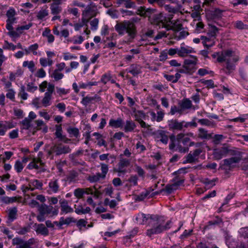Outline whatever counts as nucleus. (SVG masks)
<instances>
[{"label":"nucleus","instance_id":"obj_57","mask_svg":"<svg viewBox=\"0 0 248 248\" xmlns=\"http://www.w3.org/2000/svg\"><path fill=\"white\" fill-rule=\"evenodd\" d=\"M234 26L239 30L247 29L248 28V26L244 24L241 20L236 21Z\"/></svg>","mask_w":248,"mask_h":248},{"label":"nucleus","instance_id":"obj_58","mask_svg":"<svg viewBox=\"0 0 248 248\" xmlns=\"http://www.w3.org/2000/svg\"><path fill=\"white\" fill-rule=\"evenodd\" d=\"M16 200V197H2L1 198V201L6 204L15 202Z\"/></svg>","mask_w":248,"mask_h":248},{"label":"nucleus","instance_id":"obj_16","mask_svg":"<svg viewBox=\"0 0 248 248\" xmlns=\"http://www.w3.org/2000/svg\"><path fill=\"white\" fill-rule=\"evenodd\" d=\"M213 133H209L208 130L203 128H199L198 130V137L202 140H209L212 138Z\"/></svg>","mask_w":248,"mask_h":248},{"label":"nucleus","instance_id":"obj_1","mask_svg":"<svg viewBox=\"0 0 248 248\" xmlns=\"http://www.w3.org/2000/svg\"><path fill=\"white\" fill-rule=\"evenodd\" d=\"M212 56L217 59V62H225L221 70L227 75L231 74L235 70L236 62L239 60V56L230 49L214 53Z\"/></svg>","mask_w":248,"mask_h":248},{"label":"nucleus","instance_id":"obj_30","mask_svg":"<svg viewBox=\"0 0 248 248\" xmlns=\"http://www.w3.org/2000/svg\"><path fill=\"white\" fill-rule=\"evenodd\" d=\"M17 209L16 207H13L9 209L8 213V220L9 222H13L16 218Z\"/></svg>","mask_w":248,"mask_h":248},{"label":"nucleus","instance_id":"obj_63","mask_svg":"<svg viewBox=\"0 0 248 248\" xmlns=\"http://www.w3.org/2000/svg\"><path fill=\"white\" fill-rule=\"evenodd\" d=\"M239 232L241 237L248 238V227L241 228L239 231Z\"/></svg>","mask_w":248,"mask_h":248},{"label":"nucleus","instance_id":"obj_44","mask_svg":"<svg viewBox=\"0 0 248 248\" xmlns=\"http://www.w3.org/2000/svg\"><path fill=\"white\" fill-rule=\"evenodd\" d=\"M223 221L221 218L219 217L218 216H216L215 217V219L211 221H209L208 222V225L206 226L207 228H209L210 226L213 225H218L220 223H222Z\"/></svg>","mask_w":248,"mask_h":248},{"label":"nucleus","instance_id":"obj_3","mask_svg":"<svg viewBox=\"0 0 248 248\" xmlns=\"http://www.w3.org/2000/svg\"><path fill=\"white\" fill-rule=\"evenodd\" d=\"M115 31L120 35L127 33L130 38H134L136 34V30L135 25L128 21L123 23H118L114 27Z\"/></svg>","mask_w":248,"mask_h":248},{"label":"nucleus","instance_id":"obj_35","mask_svg":"<svg viewBox=\"0 0 248 248\" xmlns=\"http://www.w3.org/2000/svg\"><path fill=\"white\" fill-rule=\"evenodd\" d=\"M178 55L180 57H184L186 54L191 53L193 52L191 48L189 47L181 46L178 49Z\"/></svg>","mask_w":248,"mask_h":248},{"label":"nucleus","instance_id":"obj_37","mask_svg":"<svg viewBox=\"0 0 248 248\" xmlns=\"http://www.w3.org/2000/svg\"><path fill=\"white\" fill-rule=\"evenodd\" d=\"M51 14L53 15L59 14L62 11V8L59 4L53 3L51 4L50 7Z\"/></svg>","mask_w":248,"mask_h":248},{"label":"nucleus","instance_id":"obj_18","mask_svg":"<svg viewBox=\"0 0 248 248\" xmlns=\"http://www.w3.org/2000/svg\"><path fill=\"white\" fill-rule=\"evenodd\" d=\"M126 71L133 76H136L141 73V66L140 64L133 63L130 65Z\"/></svg>","mask_w":248,"mask_h":248},{"label":"nucleus","instance_id":"obj_47","mask_svg":"<svg viewBox=\"0 0 248 248\" xmlns=\"http://www.w3.org/2000/svg\"><path fill=\"white\" fill-rule=\"evenodd\" d=\"M51 77L54 78L55 81H59L64 77V75L57 70H54L52 74Z\"/></svg>","mask_w":248,"mask_h":248},{"label":"nucleus","instance_id":"obj_46","mask_svg":"<svg viewBox=\"0 0 248 248\" xmlns=\"http://www.w3.org/2000/svg\"><path fill=\"white\" fill-rule=\"evenodd\" d=\"M78 176V173L75 171H72L67 176V180L69 182H73L76 181Z\"/></svg>","mask_w":248,"mask_h":248},{"label":"nucleus","instance_id":"obj_21","mask_svg":"<svg viewBox=\"0 0 248 248\" xmlns=\"http://www.w3.org/2000/svg\"><path fill=\"white\" fill-rule=\"evenodd\" d=\"M71 151V150L68 145H60L56 147L55 153L56 155H60L69 153Z\"/></svg>","mask_w":248,"mask_h":248},{"label":"nucleus","instance_id":"obj_59","mask_svg":"<svg viewBox=\"0 0 248 248\" xmlns=\"http://www.w3.org/2000/svg\"><path fill=\"white\" fill-rule=\"evenodd\" d=\"M55 135L57 138L62 139V127L61 125H56V131Z\"/></svg>","mask_w":248,"mask_h":248},{"label":"nucleus","instance_id":"obj_13","mask_svg":"<svg viewBox=\"0 0 248 248\" xmlns=\"http://www.w3.org/2000/svg\"><path fill=\"white\" fill-rule=\"evenodd\" d=\"M61 207V214H67L74 212V209L70 205L68 202L65 199H61L59 201Z\"/></svg>","mask_w":248,"mask_h":248},{"label":"nucleus","instance_id":"obj_56","mask_svg":"<svg viewBox=\"0 0 248 248\" xmlns=\"http://www.w3.org/2000/svg\"><path fill=\"white\" fill-rule=\"evenodd\" d=\"M195 24H196L195 31L197 33H201L203 31L204 25L201 21H197Z\"/></svg>","mask_w":248,"mask_h":248},{"label":"nucleus","instance_id":"obj_53","mask_svg":"<svg viewBox=\"0 0 248 248\" xmlns=\"http://www.w3.org/2000/svg\"><path fill=\"white\" fill-rule=\"evenodd\" d=\"M224 138L223 135L221 134H216L213 136L212 135L213 141L215 144H218L220 141H221Z\"/></svg>","mask_w":248,"mask_h":248},{"label":"nucleus","instance_id":"obj_29","mask_svg":"<svg viewBox=\"0 0 248 248\" xmlns=\"http://www.w3.org/2000/svg\"><path fill=\"white\" fill-rule=\"evenodd\" d=\"M133 112L134 113L135 120L138 122L142 120H145L146 116L143 111L136 110L135 108L134 110H133Z\"/></svg>","mask_w":248,"mask_h":248},{"label":"nucleus","instance_id":"obj_12","mask_svg":"<svg viewBox=\"0 0 248 248\" xmlns=\"http://www.w3.org/2000/svg\"><path fill=\"white\" fill-rule=\"evenodd\" d=\"M202 152L201 149H197L193 151V152H190L186 156V159L183 161L184 164L192 163L197 160L199 155Z\"/></svg>","mask_w":248,"mask_h":248},{"label":"nucleus","instance_id":"obj_41","mask_svg":"<svg viewBox=\"0 0 248 248\" xmlns=\"http://www.w3.org/2000/svg\"><path fill=\"white\" fill-rule=\"evenodd\" d=\"M102 178L101 173H96L95 175L89 176L88 180L91 183H95L99 181Z\"/></svg>","mask_w":248,"mask_h":248},{"label":"nucleus","instance_id":"obj_4","mask_svg":"<svg viewBox=\"0 0 248 248\" xmlns=\"http://www.w3.org/2000/svg\"><path fill=\"white\" fill-rule=\"evenodd\" d=\"M184 137V134L180 133L177 135H173L170 137V143L169 145V148L170 150H175L180 153H186L188 151V147H183L181 139Z\"/></svg>","mask_w":248,"mask_h":248},{"label":"nucleus","instance_id":"obj_51","mask_svg":"<svg viewBox=\"0 0 248 248\" xmlns=\"http://www.w3.org/2000/svg\"><path fill=\"white\" fill-rule=\"evenodd\" d=\"M101 170L102 171V173H101L102 178L104 179L108 171V165L105 163H101Z\"/></svg>","mask_w":248,"mask_h":248},{"label":"nucleus","instance_id":"obj_24","mask_svg":"<svg viewBox=\"0 0 248 248\" xmlns=\"http://www.w3.org/2000/svg\"><path fill=\"white\" fill-rule=\"evenodd\" d=\"M198 62V59L195 56L190 55L188 58L185 59L184 63L185 65L188 66H195Z\"/></svg>","mask_w":248,"mask_h":248},{"label":"nucleus","instance_id":"obj_39","mask_svg":"<svg viewBox=\"0 0 248 248\" xmlns=\"http://www.w3.org/2000/svg\"><path fill=\"white\" fill-rule=\"evenodd\" d=\"M112 78V76L110 71H108L102 76L100 81L103 84H107Z\"/></svg>","mask_w":248,"mask_h":248},{"label":"nucleus","instance_id":"obj_62","mask_svg":"<svg viewBox=\"0 0 248 248\" xmlns=\"http://www.w3.org/2000/svg\"><path fill=\"white\" fill-rule=\"evenodd\" d=\"M23 240L20 237H16L12 239V245L14 246H19L23 245Z\"/></svg>","mask_w":248,"mask_h":248},{"label":"nucleus","instance_id":"obj_27","mask_svg":"<svg viewBox=\"0 0 248 248\" xmlns=\"http://www.w3.org/2000/svg\"><path fill=\"white\" fill-rule=\"evenodd\" d=\"M179 105L184 111L185 109H190L192 104L191 101L189 99L185 98L183 99L181 102L179 103Z\"/></svg>","mask_w":248,"mask_h":248},{"label":"nucleus","instance_id":"obj_10","mask_svg":"<svg viewBox=\"0 0 248 248\" xmlns=\"http://www.w3.org/2000/svg\"><path fill=\"white\" fill-rule=\"evenodd\" d=\"M16 126V124L12 121H0V136H4L7 130Z\"/></svg>","mask_w":248,"mask_h":248},{"label":"nucleus","instance_id":"obj_8","mask_svg":"<svg viewBox=\"0 0 248 248\" xmlns=\"http://www.w3.org/2000/svg\"><path fill=\"white\" fill-rule=\"evenodd\" d=\"M153 191L154 189L152 187H150L148 189H145L144 191H142L140 193L136 196V200L137 201H142L147 198H152L159 193L157 191L151 193Z\"/></svg>","mask_w":248,"mask_h":248},{"label":"nucleus","instance_id":"obj_32","mask_svg":"<svg viewBox=\"0 0 248 248\" xmlns=\"http://www.w3.org/2000/svg\"><path fill=\"white\" fill-rule=\"evenodd\" d=\"M67 132L69 135V137L72 138L74 137L78 138L79 136V130L77 127H69L67 128Z\"/></svg>","mask_w":248,"mask_h":248},{"label":"nucleus","instance_id":"obj_11","mask_svg":"<svg viewBox=\"0 0 248 248\" xmlns=\"http://www.w3.org/2000/svg\"><path fill=\"white\" fill-rule=\"evenodd\" d=\"M241 160L240 156H233L223 160L224 169H230L235 166V164L239 163Z\"/></svg>","mask_w":248,"mask_h":248},{"label":"nucleus","instance_id":"obj_54","mask_svg":"<svg viewBox=\"0 0 248 248\" xmlns=\"http://www.w3.org/2000/svg\"><path fill=\"white\" fill-rule=\"evenodd\" d=\"M99 20L94 18L90 21L91 29L93 31H96L98 29Z\"/></svg>","mask_w":248,"mask_h":248},{"label":"nucleus","instance_id":"obj_49","mask_svg":"<svg viewBox=\"0 0 248 248\" xmlns=\"http://www.w3.org/2000/svg\"><path fill=\"white\" fill-rule=\"evenodd\" d=\"M70 89H65L63 88L56 87L57 93L60 96L67 94L70 93Z\"/></svg>","mask_w":248,"mask_h":248},{"label":"nucleus","instance_id":"obj_6","mask_svg":"<svg viewBox=\"0 0 248 248\" xmlns=\"http://www.w3.org/2000/svg\"><path fill=\"white\" fill-rule=\"evenodd\" d=\"M60 187L59 179L53 178L48 182L47 191L49 194L57 193L60 191Z\"/></svg>","mask_w":248,"mask_h":248},{"label":"nucleus","instance_id":"obj_28","mask_svg":"<svg viewBox=\"0 0 248 248\" xmlns=\"http://www.w3.org/2000/svg\"><path fill=\"white\" fill-rule=\"evenodd\" d=\"M136 127L135 123L132 120H126L124 126V130L125 132H132Z\"/></svg>","mask_w":248,"mask_h":248},{"label":"nucleus","instance_id":"obj_50","mask_svg":"<svg viewBox=\"0 0 248 248\" xmlns=\"http://www.w3.org/2000/svg\"><path fill=\"white\" fill-rule=\"evenodd\" d=\"M48 14V11L46 9H42L39 11L37 15V18L39 20H43Z\"/></svg>","mask_w":248,"mask_h":248},{"label":"nucleus","instance_id":"obj_20","mask_svg":"<svg viewBox=\"0 0 248 248\" xmlns=\"http://www.w3.org/2000/svg\"><path fill=\"white\" fill-rule=\"evenodd\" d=\"M124 124V121L121 118H118L116 120L110 119L108 123L109 126L114 128H122Z\"/></svg>","mask_w":248,"mask_h":248},{"label":"nucleus","instance_id":"obj_61","mask_svg":"<svg viewBox=\"0 0 248 248\" xmlns=\"http://www.w3.org/2000/svg\"><path fill=\"white\" fill-rule=\"evenodd\" d=\"M106 13L108 15L110 16L112 18L115 19L118 18V12L116 10L109 9L107 11Z\"/></svg>","mask_w":248,"mask_h":248},{"label":"nucleus","instance_id":"obj_64","mask_svg":"<svg viewBox=\"0 0 248 248\" xmlns=\"http://www.w3.org/2000/svg\"><path fill=\"white\" fill-rule=\"evenodd\" d=\"M37 89V86L32 82H29L27 86V90L31 93H33Z\"/></svg>","mask_w":248,"mask_h":248},{"label":"nucleus","instance_id":"obj_55","mask_svg":"<svg viewBox=\"0 0 248 248\" xmlns=\"http://www.w3.org/2000/svg\"><path fill=\"white\" fill-rule=\"evenodd\" d=\"M16 15V11L13 8H10L6 12V16L8 19H14L16 20V18L14 17Z\"/></svg>","mask_w":248,"mask_h":248},{"label":"nucleus","instance_id":"obj_34","mask_svg":"<svg viewBox=\"0 0 248 248\" xmlns=\"http://www.w3.org/2000/svg\"><path fill=\"white\" fill-rule=\"evenodd\" d=\"M22 66L24 67H28L29 71L33 73L34 72L35 68V63L33 61H25L23 62Z\"/></svg>","mask_w":248,"mask_h":248},{"label":"nucleus","instance_id":"obj_48","mask_svg":"<svg viewBox=\"0 0 248 248\" xmlns=\"http://www.w3.org/2000/svg\"><path fill=\"white\" fill-rule=\"evenodd\" d=\"M21 124L23 125V129L28 130L31 126V120L29 118H25L21 122Z\"/></svg>","mask_w":248,"mask_h":248},{"label":"nucleus","instance_id":"obj_19","mask_svg":"<svg viewBox=\"0 0 248 248\" xmlns=\"http://www.w3.org/2000/svg\"><path fill=\"white\" fill-rule=\"evenodd\" d=\"M35 231L37 234H41L43 236L48 235L49 231L43 224H35Z\"/></svg>","mask_w":248,"mask_h":248},{"label":"nucleus","instance_id":"obj_7","mask_svg":"<svg viewBox=\"0 0 248 248\" xmlns=\"http://www.w3.org/2000/svg\"><path fill=\"white\" fill-rule=\"evenodd\" d=\"M229 149L227 147H220L213 149V155L215 160H219L226 156L229 153Z\"/></svg>","mask_w":248,"mask_h":248},{"label":"nucleus","instance_id":"obj_23","mask_svg":"<svg viewBox=\"0 0 248 248\" xmlns=\"http://www.w3.org/2000/svg\"><path fill=\"white\" fill-rule=\"evenodd\" d=\"M74 208L75 209V212L78 215L88 214L91 211L90 207H86L85 208H83V206L81 204L78 205L75 204Z\"/></svg>","mask_w":248,"mask_h":248},{"label":"nucleus","instance_id":"obj_43","mask_svg":"<svg viewBox=\"0 0 248 248\" xmlns=\"http://www.w3.org/2000/svg\"><path fill=\"white\" fill-rule=\"evenodd\" d=\"M24 167V166L23 165V164L20 160H17L15 162V163L14 165V169L16 172H17V173L21 172L22 171Z\"/></svg>","mask_w":248,"mask_h":248},{"label":"nucleus","instance_id":"obj_22","mask_svg":"<svg viewBox=\"0 0 248 248\" xmlns=\"http://www.w3.org/2000/svg\"><path fill=\"white\" fill-rule=\"evenodd\" d=\"M53 209V207L51 205H47L46 204H42L40 205V206H39L38 210L39 213L46 215L50 214L52 212Z\"/></svg>","mask_w":248,"mask_h":248},{"label":"nucleus","instance_id":"obj_15","mask_svg":"<svg viewBox=\"0 0 248 248\" xmlns=\"http://www.w3.org/2000/svg\"><path fill=\"white\" fill-rule=\"evenodd\" d=\"M93 101L99 102L101 101V97L97 94H95L93 96H90L88 95L82 98L80 103L83 106L87 107L90 104L92 103Z\"/></svg>","mask_w":248,"mask_h":248},{"label":"nucleus","instance_id":"obj_25","mask_svg":"<svg viewBox=\"0 0 248 248\" xmlns=\"http://www.w3.org/2000/svg\"><path fill=\"white\" fill-rule=\"evenodd\" d=\"M39 48V45L37 43L30 45L28 47L24 49L26 55L32 53L34 55H37V50Z\"/></svg>","mask_w":248,"mask_h":248},{"label":"nucleus","instance_id":"obj_31","mask_svg":"<svg viewBox=\"0 0 248 248\" xmlns=\"http://www.w3.org/2000/svg\"><path fill=\"white\" fill-rule=\"evenodd\" d=\"M52 96L48 93L44 94V96L42 100V106L45 108L51 105Z\"/></svg>","mask_w":248,"mask_h":248},{"label":"nucleus","instance_id":"obj_38","mask_svg":"<svg viewBox=\"0 0 248 248\" xmlns=\"http://www.w3.org/2000/svg\"><path fill=\"white\" fill-rule=\"evenodd\" d=\"M225 11L217 8L211 12V15L214 19H219L223 16Z\"/></svg>","mask_w":248,"mask_h":248},{"label":"nucleus","instance_id":"obj_2","mask_svg":"<svg viewBox=\"0 0 248 248\" xmlns=\"http://www.w3.org/2000/svg\"><path fill=\"white\" fill-rule=\"evenodd\" d=\"M148 216H150L148 225L151 228L146 231L147 236L151 237L153 235L161 233L170 228L172 223L171 220H169L165 223L164 220L158 217L153 218L152 216L150 215H148Z\"/></svg>","mask_w":248,"mask_h":248},{"label":"nucleus","instance_id":"obj_17","mask_svg":"<svg viewBox=\"0 0 248 248\" xmlns=\"http://www.w3.org/2000/svg\"><path fill=\"white\" fill-rule=\"evenodd\" d=\"M201 39L203 46L207 48L211 47L215 45V39L212 37L202 35L201 36Z\"/></svg>","mask_w":248,"mask_h":248},{"label":"nucleus","instance_id":"obj_14","mask_svg":"<svg viewBox=\"0 0 248 248\" xmlns=\"http://www.w3.org/2000/svg\"><path fill=\"white\" fill-rule=\"evenodd\" d=\"M168 132L165 130H159L155 134V139L162 143L167 144L169 140Z\"/></svg>","mask_w":248,"mask_h":248},{"label":"nucleus","instance_id":"obj_5","mask_svg":"<svg viewBox=\"0 0 248 248\" xmlns=\"http://www.w3.org/2000/svg\"><path fill=\"white\" fill-rule=\"evenodd\" d=\"M120 159L114 170L118 173L119 176L124 175L129 172L128 168L130 165L131 161L129 159L122 157V155H120Z\"/></svg>","mask_w":248,"mask_h":248},{"label":"nucleus","instance_id":"obj_52","mask_svg":"<svg viewBox=\"0 0 248 248\" xmlns=\"http://www.w3.org/2000/svg\"><path fill=\"white\" fill-rule=\"evenodd\" d=\"M183 111V110H182L181 107H180V108H179L176 106L173 105L171 107L170 113L171 115H173L176 113L182 114Z\"/></svg>","mask_w":248,"mask_h":248},{"label":"nucleus","instance_id":"obj_26","mask_svg":"<svg viewBox=\"0 0 248 248\" xmlns=\"http://www.w3.org/2000/svg\"><path fill=\"white\" fill-rule=\"evenodd\" d=\"M150 115L152 121L160 122L163 120L165 114L162 111H159L157 112V115L155 112H151Z\"/></svg>","mask_w":248,"mask_h":248},{"label":"nucleus","instance_id":"obj_40","mask_svg":"<svg viewBox=\"0 0 248 248\" xmlns=\"http://www.w3.org/2000/svg\"><path fill=\"white\" fill-rule=\"evenodd\" d=\"M23 33V31L21 29V27L18 26L16 29V31H9L8 34L14 38L19 37L20 35Z\"/></svg>","mask_w":248,"mask_h":248},{"label":"nucleus","instance_id":"obj_45","mask_svg":"<svg viewBox=\"0 0 248 248\" xmlns=\"http://www.w3.org/2000/svg\"><path fill=\"white\" fill-rule=\"evenodd\" d=\"M73 193H74V196L78 199H80L82 198L84 195V192L83 190V188H77L74 190Z\"/></svg>","mask_w":248,"mask_h":248},{"label":"nucleus","instance_id":"obj_9","mask_svg":"<svg viewBox=\"0 0 248 248\" xmlns=\"http://www.w3.org/2000/svg\"><path fill=\"white\" fill-rule=\"evenodd\" d=\"M167 124L169 129L173 131H181L184 127V121H179L177 119L168 120Z\"/></svg>","mask_w":248,"mask_h":248},{"label":"nucleus","instance_id":"obj_33","mask_svg":"<svg viewBox=\"0 0 248 248\" xmlns=\"http://www.w3.org/2000/svg\"><path fill=\"white\" fill-rule=\"evenodd\" d=\"M218 31V30L217 27L214 25L210 24L209 29L207 32V36L212 37L216 39L217 34Z\"/></svg>","mask_w":248,"mask_h":248},{"label":"nucleus","instance_id":"obj_60","mask_svg":"<svg viewBox=\"0 0 248 248\" xmlns=\"http://www.w3.org/2000/svg\"><path fill=\"white\" fill-rule=\"evenodd\" d=\"M15 22L14 19H7L6 20V28L9 31H14L13 30V24Z\"/></svg>","mask_w":248,"mask_h":248},{"label":"nucleus","instance_id":"obj_36","mask_svg":"<svg viewBox=\"0 0 248 248\" xmlns=\"http://www.w3.org/2000/svg\"><path fill=\"white\" fill-rule=\"evenodd\" d=\"M41 65L44 67L47 66H51L53 64V62L51 59L46 58H41L39 60Z\"/></svg>","mask_w":248,"mask_h":248},{"label":"nucleus","instance_id":"obj_42","mask_svg":"<svg viewBox=\"0 0 248 248\" xmlns=\"http://www.w3.org/2000/svg\"><path fill=\"white\" fill-rule=\"evenodd\" d=\"M172 184L175 187H178L182 185L184 182V179L179 176H175L172 180Z\"/></svg>","mask_w":248,"mask_h":248}]
</instances>
